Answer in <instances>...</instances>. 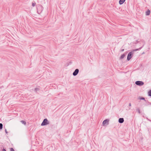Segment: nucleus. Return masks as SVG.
Masks as SVG:
<instances>
[{
    "label": "nucleus",
    "instance_id": "f257e3e1",
    "mask_svg": "<svg viewBox=\"0 0 151 151\" xmlns=\"http://www.w3.org/2000/svg\"><path fill=\"white\" fill-rule=\"evenodd\" d=\"M49 124V121H48L47 119H44L43 121L41 124V126L46 125Z\"/></svg>",
    "mask_w": 151,
    "mask_h": 151
},
{
    "label": "nucleus",
    "instance_id": "f03ea898",
    "mask_svg": "<svg viewBox=\"0 0 151 151\" xmlns=\"http://www.w3.org/2000/svg\"><path fill=\"white\" fill-rule=\"evenodd\" d=\"M133 52H130L128 53L127 59L128 60H129L132 58V55L133 54Z\"/></svg>",
    "mask_w": 151,
    "mask_h": 151
},
{
    "label": "nucleus",
    "instance_id": "7ed1b4c3",
    "mask_svg": "<svg viewBox=\"0 0 151 151\" xmlns=\"http://www.w3.org/2000/svg\"><path fill=\"white\" fill-rule=\"evenodd\" d=\"M135 84L138 86H141L144 85V83L142 81H136Z\"/></svg>",
    "mask_w": 151,
    "mask_h": 151
},
{
    "label": "nucleus",
    "instance_id": "20e7f679",
    "mask_svg": "<svg viewBox=\"0 0 151 151\" xmlns=\"http://www.w3.org/2000/svg\"><path fill=\"white\" fill-rule=\"evenodd\" d=\"M79 70L78 69H76L73 73V75L74 76H76L79 72Z\"/></svg>",
    "mask_w": 151,
    "mask_h": 151
},
{
    "label": "nucleus",
    "instance_id": "39448f33",
    "mask_svg": "<svg viewBox=\"0 0 151 151\" xmlns=\"http://www.w3.org/2000/svg\"><path fill=\"white\" fill-rule=\"evenodd\" d=\"M109 120L108 119H106L103 121V124L104 126L105 124H109Z\"/></svg>",
    "mask_w": 151,
    "mask_h": 151
},
{
    "label": "nucleus",
    "instance_id": "423d86ee",
    "mask_svg": "<svg viewBox=\"0 0 151 151\" xmlns=\"http://www.w3.org/2000/svg\"><path fill=\"white\" fill-rule=\"evenodd\" d=\"M118 122L120 123H122L124 122V119L123 118H120L119 119Z\"/></svg>",
    "mask_w": 151,
    "mask_h": 151
},
{
    "label": "nucleus",
    "instance_id": "0eeeda50",
    "mask_svg": "<svg viewBox=\"0 0 151 151\" xmlns=\"http://www.w3.org/2000/svg\"><path fill=\"white\" fill-rule=\"evenodd\" d=\"M150 11L149 9H148L145 12V14L146 15H149L150 14Z\"/></svg>",
    "mask_w": 151,
    "mask_h": 151
},
{
    "label": "nucleus",
    "instance_id": "6e6552de",
    "mask_svg": "<svg viewBox=\"0 0 151 151\" xmlns=\"http://www.w3.org/2000/svg\"><path fill=\"white\" fill-rule=\"evenodd\" d=\"M125 1V0H119V4L120 5L122 4Z\"/></svg>",
    "mask_w": 151,
    "mask_h": 151
},
{
    "label": "nucleus",
    "instance_id": "1a4fd4ad",
    "mask_svg": "<svg viewBox=\"0 0 151 151\" xmlns=\"http://www.w3.org/2000/svg\"><path fill=\"white\" fill-rule=\"evenodd\" d=\"M136 110L138 112L139 114H140L141 113V112L139 109V108H137L136 109Z\"/></svg>",
    "mask_w": 151,
    "mask_h": 151
},
{
    "label": "nucleus",
    "instance_id": "9d476101",
    "mask_svg": "<svg viewBox=\"0 0 151 151\" xmlns=\"http://www.w3.org/2000/svg\"><path fill=\"white\" fill-rule=\"evenodd\" d=\"M125 56V55L124 54H123L121 55V57L120 58V59H122Z\"/></svg>",
    "mask_w": 151,
    "mask_h": 151
},
{
    "label": "nucleus",
    "instance_id": "9b49d317",
    "mask_svg": "<svg viewBox=\"0 0 151 151\" xmlns=\"http://www.w3.org/2000/svg\"><path fill=\"white\" fill-rule=\"evenodd\" d=\"M21 122L23 124H24V125L26 124V122L24 120H22L21 121Z\"/></svg>",
    "mask_w": 151,
    "mask_h": 151
},
{
    "label": "nucleus",
    "instance_id": "f8f14e48",
    "mask_svg": "<svg viewBox=\"0 0 151 151\" xmlns=\"http://www.w3.org/2000/svg\"><path fill=\"white\" fill-rule=\"evenodd\" d=\"M148 96H151V90H150L148 92Z\"/></svg>",
    "mask_w": 151,
    "mask_h": 151
},
{
    "label": "nucleus",
    "instance_id": "ddd939ff",
    "mask_svg": "<svg viewBox=\"0 0 151 151\" xmlns=\"http://www.w3.org/2000/svg\"><path fill=\"white\" fill-rule=\"evenodd\" d=\"M143 46L142 47H140L139 48H138V49H135V50H134V51H137V50H140L142 47H143Z\"/></svg>",
    "mask_w": 151,
    "mask_h": 151
},
{
    "label": "nucleus",
    "instance_id": "4468645a",
    "mask_svg": "<svg viewBox=\"0 0 151 151\" xmlns=\"http://www.w3.org/2000/svg\"><path fill=\"white\" fill-rule=\"evenodd\" d=\"M3 128V124L2 123H0V129H2Z\"/></svg>",
    "mask_w": 151,
    "mask_h": 151
},
{
    "label": "nucleus",
    "instance_id": "2eb2a0df",
    "mask_svg": "<svg viewBox=\"0 0 151 151\" xmlns=\"http://www.w3.org/2000/svg\"><path fill=\"white\" fill-rule=\"evenodd\" d=\"M39 89L38 88H36L35 89V91L37 92V91H39Z\"/></svg>",
    "mask_w": 151,
    "mask_h": 151
},
{
    "label": "nucleus",
    "instance_id": "dca6fc26",
    "mask_svg": "<svg viewBox=\"0 0 151 151\" xmlns=\"http://www.w3.org/2000/svg\"><path fill=\"white\" fill-rule=\"evenodd\" d=\"M140 99L143 100H144L145 101H146V100L145 99V98L144 97H141V98H140Z\"/></svg>",
    "mask_w": 151,
    "mask_h": 151
},
{
    "label": "nucleus",
    "instance_id": "f3484780",
    "mask_svg": "<svg viewBox=\"0 0 151 151\" xmlns=\"http://www.w3.org/2000/svg\"><path fill=\"white\" fill-rule=\"evenodd\" d=\"M10 151H15L14 150L13 148H10Z\"/></svg>",
    "mask_w": 151,
    "mask_h": 151
},
{
    "label": "nucleus",
    "instance_id": "a211bd4d",
    "mask_svg": "<svg viewBox=\"0 0 151 151\" xmlns=\"http://www.w3.org/2000/svg\"><path fill=\"white\" fill-rule=\"evenodd\" d=\"M32 5L33 6H34L35 5V3H32Z\"/></svg>",
    "mask_w": 151,
    "mask_h": 151
},
{
    "label": "nucleus",
    "instance_id": "6ab92c4d",
    "mask_svg": "<svg viewBox=\"0 0 151 151\" xmlns=\"http://www.w3.org/2000/svg\"><path fill=\"white\" fill-rule=\"evenodd\" d=\"M2 151H6V150L5 149L3 148L2 149Z\"/></svg>",
    "mask_w": 151,
    "mask_h": 151
},
{
    "label": "nucleus",
    "instance_id": "aec40b11",
    "mask_svg": "<svg viewBox=\"0 0 151 151\" xmlns=\"http://www.w3.org/2000/svg\"><path fill=\"white\" fill-rule=\"evenodd\" d=\"M5 132L6 133H7L8 132L7 131V130L6 129H5Z\"/></svg>",
    "mask_w": 151,
    "mask_h": 151
},
{
    "label": "nucleus",
    "instance_id": "412c9836",
    "mask_svg": "<svg viewBox=\"0 0 151 151\" xmlns=\"http://www.w3.org/2000/svg\"><path fill=\"white\" fill-rule=\"evenodd\" d=\"M129 106H131V103H129Z\"/></svg>",
    "mask_w": 151,
    "mask_h": 151
},
{
    "label": "nucleus",
    "instance_id": "4be33fe9",
    "mask_svg": "<svg viewBox=\"0 0 151 151\" xmlns=\"http://www.w3.org/2000/svg\"><path fill=\"white\" fill-rule=\"evenodd\" d=\"M124 50V49H123L121 51H122V52H123V51Z\"/></svg>",
    "mask_w": 151,
    "mask_h": 151
}]
</instances>
